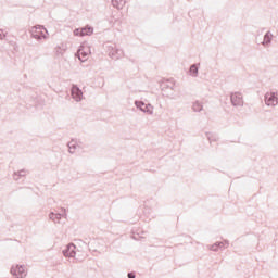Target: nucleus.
Returning a JSON list of instances; mask_svg holds the SVG:
<instances>
[{"instance_id": "7ed1b4c3", "label": "nucleus", "mask_w": 278, "mask_h": 278, "mask_svg": "<svg viewBox=\"0 0 278 278\" xmlns=\"http://www.w3.org/2000/svg\"><path fill=\"white\" fill-rule=\"evenodd\" d=\"M264 101L267 108H276V105H278L277 92L271 91V92L265 93Z\"/></svg>"}, {"instance_id": "1a4fd4ad", "label": "nucleus", "mask_w": 278, "mask_h": 278, "mask_svg": "<svg viewBox=\"0 0 278 278\" xmlns=\"http://www.w3.org/2000/svg\"><path fill=\"white\" fill-rule=\"evenodd\" d=\"M11 274L16 277V278H25L27 277V271L25 270V268L23 266H13L11 268Z\"/></svg>"}, {"instance_id": "6ab92c4d", "label": "nucleus", "mask_w": 278, "mask_h": 278, "mask_svg": "<svg viewBox=\"0 0 278 278\" xmlns=\"http://www.w3.org/2000/svg\"><path fill=\"white\" fill-rule=\"evenodd\" d=\"M206 138L211 144H212V142H216L218 140V136H216L212 132H206Z\"/></svg>"}, {"instance_id": "9d476101", "label": "nucleus", "mask_w": 278, "mask_h": 278, "mask_svg": "<svg viewBox=\"0 0 278 278\" xmlns=\"http://www.w3.org/2000/svg\"><path fill=\"white\" fill-rule=\"evenodd\" d=\"M75 249H77L75 244L73 243L67 244L66 248L63 250L64 257H75L76 255Z\"/></svg>"}, {"instance_id": "b1692460", "label": "nucleus", "mask_w": 278, "mask_h": 278, "mask_svg": "<svg viewBox=\"0 0 278 278\" xmlns=\"http://www.w3.org/2000/svg\"><path fill=\"white\" fill-rule=\"evenodd\" d=\"M5 38V35L3 34V30H0V40H3Z\"/></svg>"}, {"instance_id": "aec40b11", "label": "nucleus", "mask_w": 278, "mask_h": 278, "mask_svg": "<svg viewBox=\"0 0 278 278\" xmlns=\"http://www.w3.org/2000/svg\"><path fill=\"white\" fill-rule=\"evenodd\" d=\"M217 247L218 249H227V247H229V241L225 240L224 242H217Z\"/></svg>"}, {"instance_id": "a211bd4d", "label": "nucleus", "mask_w": 278, "mask_h": 278, "mask_svg": "<svg viewBox=\"0 0 278 278\" xmlns=\"http://www.w3.org/2000/svg\"><path fill=\"white\" fill-rule=\"evenodd\" d=\"M26 175H27V172L22 169L17 173H14L13 179H15V181H18V179H21V177H25Z\"/></svg>"}, {"instance_id": "423d86ee", "label": "nucleus", "mask_w": 278, "mask_h": 278, "mask_svg": "<svg viewBox=\"0 0 278 278\" xmlns=\"http://www.w3.org/2000/svg\"><path fill=\"white\" fill-rule=\"evenodd\" d=\"M66 216H67L66 208H61L59 213L51 212L49 214L50 220H52V223H58V224H60V220H62V218H66Z\"/></svg>"}, {"instance_id": "f3484780", "label": "nucleus", "mask_w": 278, "mask_h": 278, "mask_svg": "<svg viewBox=\"0 0 278 278\" xmlns=\"http://www.w3.org/2000/svg\"><path fill=\"white\" fill-rule=\"evenodd\" d=\"M70 153H75L77 151V142L75 140H72L67 143Z\"/></svg>"}, {"instance_id": "f8f14e48", "label": "nucleus", "mask_w": 278, "mask_h": 278, "mask_svg": "<svg viewBox=\"0 0 278 278\" xmlns=\"http://www.w3.org/2000/svg\"><path fill=\"white\" fill-rule=\"evenodd\" d=\"M109 55L112 58V60H121L125 53L118 48H112V50L109 52Z\"/></svg>"}, {"instance_id": "2eb2a0df", "label": "nucleus", "mask_w": 278, "mask_h": 278, "mask_svg": "<svg viewBox=\"0 0 278 278\" xmlns=\"http://www.w3.org/2000/svg\"><path fill=\"white\" fill-rule=\"evenodd\" d=\"M189 73L191 77H199V66H197V64L191 65L189 68Z\"/></svg>"}, {"instance_id": "9b49d317", "label": "nucleus", "mask_w": 278, "mask_h": 278, "mask_svg": "<svg viewBox=\"0 0 278 278\" xmlns=\"http://www.w3.org/2000/svg\"><path fill=\"white\" fill-rule=\"evenodd\" d=\"M273 38H274V35L270 30H268L265 35H264V38H263V41L261 42V45L265 48H268L270 47V45L273 43Z\"/></svg>"}, {"instance_id": "4468645a", "label": "nucleus", "mask_w": 278, "mask_h": 278, "mask_svg": "<svg viewBox=\"0 0 278 278\" xmlns=\"http://www.w3.org/2000/svg\"><path fill=\"white\" fill-rule=\"evenodd\" d=\"M193 112H203V102L197 100L192 103Z\"/></svg>"}, {"instance_id": "f257e3e1", "label": "nucleus", "mask_w": 278, "mask_h": 278, "mask_svg": "<svg viewBox=\"0 0 278 278\" xmlns=\"http://www.w3.org/2000/svg\"><path fill=\"white\" fill-rule=\"evenodd\" d=\"M161 90H162L163 97L173 99V97H175V80L173 78L163 79L161 81Z\"/></svg>"}, {"instance_id": "6e6552de", "label": "nucleus", "mask_w": 278, "mask_h": 278, "mask_svg": "<svg viewBox=\"0 0 278 278\" xmlns=\"http://www.w3.org/2000/svg\"><path fill=\"white\" fill-rule=\"evenodd\" d=\"M136 108L146 114L153 115V106L151 104H144L142 101L135 102Z\"/></svg>"}, {"instance_id": "39448f33", "label": "nucleus", "mask_w": 278, "mask_h": 278, "mask_svg": "<svg viewBox=\"0 0 278 278\" xmlns=\"http://www.w3.org/2000/svg\"><path fill=\"white\" fill-rule=\"evenodd\" d=\"M72 99L76 101V103H81L84 101V91L77 85H73L71 88Z\"/></svg>"}, {"instance_id": "0eeeda50", "label": "nucleus", "mask_w": 278, "mask_h": 278, "mask_svg": "<svg viewBox=\"0 0 278 278\" xmlns=\"http://www.w3.org/2000/svg\"><path fill=\"white\" fill-rule=\"evenodd\" d=\"M77 55L80 62H86V60H88V55H90V47L80 46V48L77 51Z\"/></svg>"}, {"instance_id": "20e7f679", "label": "nucleus", "mask_w": 278, "mask_h": 278, "mask_svg": "<svg viewBox=\"0 0 278 278\" xmlns=\"http://www.w3.org/2000/svg\"><path fill=\"white\" fill-rule=\"evenodd\" d=\"M230 101L233 108H242L244 105V98L240 92H232L230 94Z\"/></svg>"}, {"instance_id": "393cba45", "label": "nucleus", "mask_w": 278, "mask_h": 278, "mask_svg": "<svg viewBox=\"0 0 278 278\" xmlns=\"http://www.w3.org/2000/svg\"><path fill=\"white\" fill-rule=\"evenodd\" d=\"M128 278H136V274L135 273H128Z\"/></svg>"}, {"instance_id": "ddd939ff", "label": "nucleus", "mask_w": 278, "mask_h": 278, "mask_svg": "<svg viewBox=\"0 0 278 278\" xmlns=\"http://www.w3.org/2000/svg\"><path fill=\"white\" fill-rule=\"evenodd\" d=\"M111 3L113 8H116L117 10H123L125 7L126 0H111Z\"/></svg>"}, {"instance_id": "412c9836", "label": "nucleus", "mask_w": 278, "mask_h": 278, "mask_svg": "<svg viewBox=\"0 0 278 278\" xmlns=\"http://www.w3.org/2000/svg\"><path fill=\"white\" fill-rule=\"evenodd\" d=\"M55 53H56L58 55H62V53H64V48H62V47H56V48H55Z\"/></svg>"}, {"instance_id": "5701e85b", "label": "nucleus", "mask_w": 278, "mask_h": 278, "mask_svg": "<svg viewBox=\"0 0 278 278\" xmlns=\"http://www.w3.org/2000/svg\"><path fill=\"white\" fill-rule=\"evenodd\" d=\"M74 36H81V29L76 28V29L74 30Z\"/></svg>"}, {"instance_id": "f03ea898", "label": "nucleus", "mask_w": 278, "mask_h": 278, "mask_svg": "<svg viewBox=\"0 0 278 278\" xmlns=\"http://www.w3.org/2000/svg\"><path fill=\"white\" fill-rule=\"evenodd\" d=\"M30 34L35 38V40H47L48 31L45 26H33L30 29Z\"/></svg>"}, {"instance_id": "4be33fe9", "label": "nucleus", "mask_w": 278, "mask_h": 278, "mask_svg": "<svg viewBox=\"0 0 278 278\" xmlns=\"http://www.w3.org/2000/svg\"><path fill=\"white\" fill-rule=\"evenodd\" d=\"M208 249H210V251H218V243L216 242V243L210 245Z\"/></svg>"}, {"instance_id": "dca6fc26", "label": "nucleus", "mask_w": 278, "mask_h": 278, "mask_svg": "<svg viewBox=\"0 0 278 278\" xmlns=\"http://www.w3.org/2000/svg\"><path fill=\"white\" fill-rule=\"evenodd\" d=\"M93 31H94V28H92V27L81 28V37H84V36H92Z\"/></svg>"}]
</instances>
